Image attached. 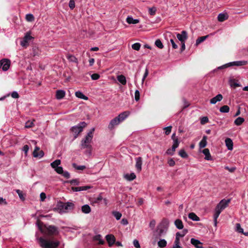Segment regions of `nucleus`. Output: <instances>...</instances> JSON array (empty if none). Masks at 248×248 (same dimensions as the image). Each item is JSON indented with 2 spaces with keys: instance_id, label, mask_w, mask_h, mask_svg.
<instances>
[{
  "instance_id": "obj_1",
  "label": "nucleus",
  "mask_w": 248,
  "mask_h": 248,
  "mask_svg": "<svg viewBox=\"0 0 248 248\" xmlns=\"http://www.w3.org/2000/svg\"><path fill=\"white\" fill-rule=\"evenodd\" d=\"M40 232L48 237H40L37 238L39 246L42 248H57L60 242L54 239V236L59 234L58 228L54 225L45 224L41 221L38 220L36 223Z\"/></svg>"
},
{
  "instance_id": "obj_2",
  "label": "nucleus",
  "mask_w": 248,
  "mask_h": 248,
  "mask_svg": "<svg viewBox=\"0 0 248 248\" xmlns=\"http://www.w3.org/2000/svg\"><path fill=\"white\" fill-rule=\"evenodd\" d=\"M230 202V200H222L217 205L215 208V213L214 215V221L215 225L216 226L217 224V218L219 217L221 211L227 207L228 204Z\"/></svg>"
},
{
  "instance_id": "obj_3",
  "label": "nucleus",
  "mask_w": 248,
  "mask_h": 248,
  "mask_svg": "<svg viewBox=\"0 0 248 248\" xmlns=\"http://www.w3.org/2000/svg\"><path fill=\"white\" fill-rule=\"evenodd\" d=\"M95 130L94 128H93L87 134V136L84 139H83L81 141V148H89L90 150L91 148V145L90 144L93 135V132Z\"/></svg>"
},
{
  "instance_id": "obj_4",
  "label": "nucleus",
  "mask_w": 248,
  "mask_h": 248,
  "mask_svg": "<svg viewBox=\"0 0 248 248\" xmlns=\"http://www.w3.org/2000/svg\"><path fill=\"white\" fill-rule=\"evenodd\" d=\"M248 63V62L246 61H236V62H231L228 63H226L225 64H224L222 66L218 67L216 69L214 70V71H217V70H222L226 68H228L230 66H242V65H245Z\"/></svg>"
},
{
  "instance_id": "obj_5",
  "label": "nucleus",
  "mask_w": 248,
  "mask_h": 248,
  "mask_svg": "<svg viewBox=\"0 0 248 248\" xmlns=\"http://www.w3.org/2000/svg\"><path fill=\"white\" fill-rule=\"evenodd\" d=\"M86 125V123L83 122L79 124L78 125L71 127V131L74 134L75 139L77 138L78 135L83 131V128L85 127Z\"/></svg>"
},
{
  "instance_id": "obj_6",
  "label": "nucleus",
  "mask_w": 248,
  "mask_h": 248,
  "mask_svg": "<svg viewBox=\"0 0 248 248\" xmlns=\"http://www.w3.org/2000/svg\"><path fill=\"white\" fill-rule=\"evenodd\" d=\"M10 61L7 59H3L0 61V68L2 67L3 71H7L10 65Z\"/></svg>"
},
{
  "instance_id": "obj_7",
  "label": "nucleus",
  "mask_w": 248,
  "mask_h": 248,
  "mask_svg": "<svg viewBox=\"0 0 248 248\" xmlns=\"http://www.w3.org/2000/svg\"><path fill=\"white\" fill-rule=\"evenodd\" d=\"M32 38L29 33H27L23 38V40L20 42L21 46L26 47L29 45V41Z\"/></svg>"
},
{
  "instance_id": "obj_8",
  "label": "nucleus",
  "mask_w": 248,
  "mask_h": 248,
  "mask_svg": "<svg viewBox=\"0 0 248 248\" xmlns=\"http://www.w3.org/2000/svg\"><path fill=\"white\" fill-rule=\"evenodd\" d=\"M176 36L181 43L185 42L188 38L187 33L186 31H182L181 33H177Z\"/></svg>"
},
{
  "instance_id": "obj_9",
  "label": "nucleus",
  "mask_w": 248,
  "mask_h": 248,
  "mask_svg": "<svg viewBox=\"0 0 248 248\" xmlns=\"http://www.w3.org/2000/svg\"><path fill=\"white\" fill-rule=\"evenodd\" d=\"M32 154L34 157H39L40 158H42L44 155V153L43 151L40 150V148L37 146L35 147Z\"/></svg>"
},
{
  "instance_id": "obj_10",
  "label": "nucleus",
  "mask_w": 248,
  "mask_h": 248,
  "mask_svg": "<svg viewBox=\"0 0 248 248\" xmlns=\"http://www.w3.org/2000/svg\"><path fill=\"white\" fill-rule=\"evenodd\" d=\"M75 208V204L73 202H64V213H67L73 210Z\"/></svg>"
},
{
  "instance_id": "obj_11",
  "label": "nucleus",
  "mask_w": 248,
  "mask_h": 248,
  "mask_svg": "<svg viewBox=\"0 0 248 248\" xmlns=\"http://www.w3.org/2000/svg\"><path fill=\"white\" fill-rule=\"evenodd\" d=\"M106 239L109 247H111L116 241L115 237L112 234L107 235L106 236Z\"/></svg>"
},
{
  "instance_id": "obj_12",
  "label": "nucleus",
  "mask_w": 248,
  "mask_h": 248,
  "mask_svg": "<svg viewBox=\"0 0 248 248\" xmlns=\"http://www.w3.org/2000/svg\"><path fill=\"white\" fill-rule=\"evenodd\" d=\"M54 211H58L59 213H64V202H59L57 203L56 207L54 208Z\"/></svg>"
},
{
  "instance_id": "obj_13",
  "label": "nucleus",
  "mask_w": 248,
  "mask_h": 248,
  "mask_svg": "<svg viewBox=\"0 0 248 248\" xmlns=\"http://www.w3.org/2000/svg\"><path fill=\"white\" fill-rule=\"evenodd\" d=\"M118 118H117L116 117L114 119L111 120L110 122L108 125V128L110 130H112L115 126L118 125L120 122V121L118 119Z\"/></svg>"
},
{
  "instance_id": "obj_14",
  "label": "nucleus",
  "mask_w": 248,
  "mask_h": 248,
  "mask_svg": "<svg viewBox=\"0 0 248 248\" xmlns=\"http://www.w3.org/2000/svg\"><path fill=\"white\" fill-rule=\"evenodd\" d=\"M190 242L196 248H203L202 243L197 239L191 238Z\"/></svg>"
},
{
  "instance_id": "obj_15",
  "label": "nucleus",
  "mask_w": 248,
  "mask_h": 248,
  "mask_svg": "<svg viewBox=\"0 0 248 248\" xmlns=\"http://www.w3.org/2000/svg\"><path fill=\"white\" fill-rule=\"evenodd\" d=\"M136 163L135 167L139 172L141 170V166L142 164V158L141 157H138L136 159Z\"/></svg>"
},
{
  "instance_id": "obj_16",
  "label": "nucleus",
  "mask_w": 248,
  "mask_h": 248,
  "mask_svg": "<svg viewBox=\"0 0 248 248\" xmlns=\"http://www.w3.org/2000/svg\"><path fill=\"white\" fill-rule=\"evenodd\" d=\"M223 99V96L221 94H218L215 97L212 98L210 102L212 104H215L217 102L220 101Z\"/></svg>"
},
{
  "instance_id": "obj_17",
  "label": "nucleus",
  "mask_w": 248,
  "mask_h": 248,
  "mask_svg": "<svg viewBox=\"0 0 248 248\" xmlns=\"http://www.w3.org/2000/svg\"><path fill=\"white\" fill-rule=\"evenodd\" d=\"M129 112L128 111H124L121 113H120L117 118H118V120L120 121V122L123 121L125 120L129 115Z\"/></svg>"
},
{
  "instance_id": "obj_18",
  "label": "nucleus",
  "mask_w": 248,
  "mask_h": 248,
  "mask_svg": "<svg viewBox=\"0 0 248 248\" xmlns=\"http://www.w3.org/2000/svg\"><path fill=\"white\" fill-rule=\"evenodd\" d=\"M226 146L229 150H232L233 149V142L230 138H227L225 140Z\"/></svg>"
},
{
  "instance_id": "obj_19",
  "label": "nucleus",
  "mask_w": 248,
  "mask_h": 248,
  "mask_svg": "<svg viewBox=\"0 0 248 248\" xmlns=\"http://www.w3.org/2000/svg\"><path fill=\"white\" fill-rule=\"evenodd\" d=\"M202 153L205 155V159L207 160H212L211 155L210 153L209 150L207 148H205L202 150Z\"/></svg>"
},
{
  "instance_id": "obj_20",
  "label": "nucleus",
  "mask_w": 248,
  "mask_h": 248,
  "mask_svg": "<svg viewBox=\"0 0 248 248\" xmlns=\"http://www.w3.org/2000/svg\"><path fill=\"white\" fill-rule=\"evenodd\" d=\"M93 240L95 241H98V245H104L105 244V241L102 239V236L100 234L95 235L93 237Z\"/></svg>"
},
{
  "instance_id": "obj_21",
  "label": "nucleus",
  "mask_w": 248,
  "mask_h": 248,
  "mask_svg": "<svg viewBox=\"0 0 248 248\" xmlns=\"http://www.w3.org/2000/svg\"><path fill=\"white\" fill-rule=\"evenodd\" d=\"M65 95V93L63 90H57L56 93V97L57 99L63 98Z\"/></svg>"
},
{
  "instance_id": "obj_22",
  "label": "nucleus",
  "mask_w": 248,
  "mask_h": 248,
  "mask_svg": "<svg viewBox=\"0 0 248 248\" xmlns=\"http://www.w3.org/2000/svg\"><path fill=\"white\" fill-rule=\"evenodd\" d=\"M90 188V186H79V187H72V189L74 191H80L86 190Z\"/></svg>"
},
{
  "instance_id": "obj_23",
  "label": "nucleus",
  "mask_w": 248,
  "mask_h": 248,
  "mask_svg": "<svg viewBox=\"0 0 248 248\" xmlns=\"http://www.w3.org/2000/svg\"><path fill=\"white\" fill-rule=\"evenodd\" d=\"M81 211L84 214H89L91 212V209L89 205L85 204L81 207Z\"/></svg>"
},
{
  "instance_id": "obj_24",
  "label": "nucleus",
  "mask_w": 248,
  "mask_h": 248,
  "mask_svg": "<svg viewBox=\"0 0 248 248\" xmlns=\"http://www.w3.org/2000/svg\"><path fill=\"white\" fill-rule=\"evenodd\" d=\"M174 224L176 227L178 229H182L184 227L183 223L181 219H177L174 221Z\"/></svg>"
},
{
  "instance_id": "obj_25",
  "label": "nucleus",
  "mask_w": 248,
  "mask_h": 248,
  "mask_svg": "<svg viewBox=\"0 0 248 248\" xmlns=\"http://www.w3.org/2000/svg\"><path fill=\"white\" fill-rule=\"evenodd\" d=\"M117 80L120 82L122 85H124L126 83V80L125 77L123 75H119L117 77Z\"/></svg>"
},
{
  "instance_id": "obj_26",
  "label": "nucleus",
  "mask_w": 248,
  "mask_h": 248,
  "mask_svg": "<svg viewBox=\"0 0 248 248\" xmlns=\"http://www.w3.org/2000/svg\"><path fill=\"white\" fill-rule=\"evenodd\" d=\"M75 95L76 97L83 99L85 100H88V98L86 96H85L80 91H78L75 93Z\"/></svg>"
},
{
  "instance_id": "obj_27",
  "label": "nucleus",
  "mask_w": 248,
  "mask_h": 248,
  "mask_svg": "<svg viewBox=\"0 0 248 248\" xmlns=\"http://www.w3.org/2000/svg\"><path fill=\"white\" fill-rule=\"evenodd\" d=\"M207 137L204 136H203L202 139L201 140L199 143V146L200 148H204L207 145L206 141Z\"/></svg>"
},
{
  "instance_id": "obj_28",
  "label": "nucleus",
  "mask_w": 248,
  "mask_h": 248,
  "mask_svg": "<svg viewBox=\"0 0 248 248\" xmlns=\"http://www.w3.org/2000/svg\"><path fill=\"white\" fill-rule=\"evenodd\" d=\"M228 18L227 14L221 13L217 16V19L220 22H223Z\"/></svg>"
},
{
  "instance_id": "obj_29",
  "label": "nucleus",
  "mask_w": 248,
  "mask_h": 248,
  "mask_svg": "<svg viewBox=\"0 0 248 248\" xmlns=\"http://www.w3.org/2000/svg\"><path fill=\"white\" fill-rule=\"evenodd\" d=\"M126 22L128 24H136L139 22V20L138 19H134L131 16H128L126 18Z\"/></svg>"
},
{
  "instance_id": "obj_30",
  "label": "nucleus",
  "mask_w": 248,
  "mask_h": 248,
  "mask_svg": "<svg viewBox=\"0 0 248 248\" xmlns=\"http://www.w3.org/2000/svg\"><path fill=\"white\" fill-rule=\"evenodd\" d=\"M188 217L193 221H199L200 218L193 212L190 213L188 214Z\"/></svg>"
},
{
  "instance_id": "obj_31",
  "label": "nucleus",
  "mask_w": 248,
  "mask_h": 248,
  "mask_svg": "<svg viewBox=\"0 0 248 248\" xmlns=\"http://www.w3.org/2000/svg\"><path fill=\"white\" fill-rule=\"evenodd\" d=\"M136 176L134 173H131L130 174H126L124 175V178L128 181H132L135 179Z\"/></svg>"
},
{
  "instance_id": "obj_32",
  "label": "nucleus",
  "mask_w": 248,
  "mask_h": 248,
  "mask_svg": "<svg viewBox=\"0 0 248 248\" xmlns=\"http://www.w3.org/2000/svg\"><path fill=\"white\" fill-rule=\"evenodd\" d=\"M244 121L245 119L243 118L239 117L235 119L234 123L235 125L239 126L241 125Z\"/></svg>"
},
{
  "instance_id": "obj_33",
  "label": "nucleus",
  "mask_w": 248,
  "mask_h": 248,
  "mask_svg": "<svg viewBox=\"0 0 248 248\" xmlns=\"http://www.w3.org/2000/svg\"><path fill=\"white\" fill-rule=\"evenodd\" d=\"M208 37V35H207L199 37L196 40V45H198L199 44H201V43L203 42L206 38H207Z\"/></svg>"
},
{
  "instance_id": "obj_34",
  "label": "nucleus",
  "mask_w": 248,
  "mask_h": 248,
  "mask_svg": "<svg viewBox=\"0 0 248 248\" xmlns=\"http://www.w3.org/2000/svg\"><path fill=\"white\" fill-rule=\"evenodd\" d=\"M230 110V108L227 105H224L220 108L219 111L222 113L229 112Z\"/></svg>"
},
{
  "instance_id": "obj_35",
  "label": "nucleus",
  "mask_w": 248,
  "mask_h": 248,
  "mask_svg": "<svg viewBox=\"0 0 248 248\" xmlns=\"http://www.w3.org/2000/svg\"><path fill=\"white\" fill-rule=\"evenodd\" d=\"M61 164V160L60 159L55 160L52 162L50 164L51 167L54 169L59 167L58 166Z\"/></svg>"
},
{
  "instance_id": "obj_36",
  "label": "nucleus",
  "mask_w": 248,
  "mask_h": 248,
  "mask_svg": "<svg viewBox=\"0 0 248 248\" xmlns=\"http://www.w3.org/2000/svg\"><path fill=\"white\" fill-rule=\"evenodd\" d=\"M158 246L161 248H164L167 245V241L165 239H161L157 243Z\"/></svg>"
},
{
  "instance_id": "obj_37",
  "label": "nucleus",
  "mask_w": 248,
  "mask_h": 248,
  "mask_svg": "<svg viewBox=\"0 0 248 248\" xmlns=\"http://www.w3.org/2000/svg\"><path fill=\"white\" fill-rule=\"evenodd\" d=\"M178 154L181 157L184 158H186L188 157L187 154L186 152L184 149H181L179 151Z\"/></svg>"
},
{
  "instance_id": "obj_38",
  "label": "nucleus",
  "mask_w": 248,
  "mask_h": 248,
  "mask_svg": "<svg viewBox=\"0 0 248 248\" xmlns=\"http://www.w3.org/2000/svg\"><path fill=\"white\" fill-rule=\"evenodd\" d=\"M180 243V239L178 237H176L175 240L174 241V244L173 246V248H182L181 246L179 245Z\"/></svg>"
},
{
  "instance_id": "obj_39",
  "label": "nucleus",
  "mask_w": 248,
  "mask_h": 248,
  "mask_svg": "<svg viewBox=\"0 0 248 248\" xmlns=\"http://www.w3.org/2000/svg\"><path fill=\"white\" fill-rule=\"evenodd\" d=\"M32 55L33 56H38L40 54V51L38 47L34 46L32 49Z\"/></svg>"
},
{
  "instance_id": "obj_40",
  "label": "nucleus",
  "mask_w": 248,
  "mask_h": 248,
  "mask_svg": "<svg viewBox=\"0 0 248 248\" xmlns=\"http://www.w3.org/2000/svg\"><path fill=\"white\" fill-rule=\"evenodd\" d=\"M112 214L117 220H119L122 217V214L119 212L113 211Z\"/></svg>"
},
{
  "instance_id": "obj_41",
  "label": "nucleus",
  "mask_w": 248,
  "mask_h": 248,
  "mask_svg": "<svg viewBox=\"0 0 248 248\" xmlns=\"http://www.w3.org/2000/svg\"><path fill=\"white\" fill-rule=\"evenodd\" d=\"M16 193L18 194L19 197L20 199L22 201H24L25 199L24 194L23 193V192L19 190V189H16Z\"/></svg>"
},
{
  "instance_id": "obj_42",
  "label": "nucleus",
  "mask_w": 248,
  "mask_h": 248,
  "mask_svg": "<svg viewBox=\"0 0 248 248\" xmlns=\"http://www.w3.org/2000/svg\"><path fill=\"white\" fill-rule=\"evenodd\" d=\"M26 19L28 21L31 22L34 20V17L33 15H32L31 14H29L26 15Z\"/></svg>"
},
{
  "instance_id": "obj_43",
  "label": "nucleus",
  "mask_w": 248,
  "mask_h": 248,
  "mask_svg": "<svg viewBox=\"0 0 248 248\" xmlns=\"http://www.w3.org/2000/svg\"><path fill=\"white\" fill-rule=\"evenodd\" d=\"M67 58L68 60L70 62H78L77 59L73 55H68V56H67Z\"/></svg>"
},
{
  "instance_id": "obj_44",
  "label": "nucleus",
  "mask_w": 248,
  "mask_h": 248,
  "mask_svg": "<svg viewBox=\"0 0 248 248\" xmlns=\"http://www.w3.org/2000/svg\"><path fill=\"white\" fill-rule=\"evenodd\" d=\"M73 167L78 170H83L85 169L86 167L85 166H78L76 163L73 164Z\"/></svg>"
},
{
  "instance_id": "obj_45",
  "label": "nucleus",
  "mask_w": 248,
  "mask_h": 248,
  "mask_svg": "<svg viewBox=\"0 0 248 248\" xmlns=\"http://www.w3.org/2000/svg\"><path fill=\"white\" fill-rule=\"evenodd\" d=\"M155 45L157 47L160 49L163 48L164 47L161 41L159 39H157L155 41Z\"/></svg>"
},
{
  "instance_id": "obj_46",
  "label": "nucleus",
  "mask_w": 248,
  "mask_h": 248,
  "mask_svg": "<svg viewBox=\"0 0 248 248\" xmlns=\"http://www.w3.org/2000/svg\"><path fill=\"white\" fill-rule=\"evenodd\" d=\"M140 47V44L139 43H136L132 45V48L135 50H139Z\"/></svg>"
},
{
  "instance_id": "obj_47",
  "label": "nucleus",
  "mask_w": 248,
  "mask_h": 248,
  "mask_svg": "<svg viewBox=\"0 0 248 248\" xmlns=\"http://www.w3.org/2000/svg\"><path fill=\"white\" fill-rule=\"evenodd\" d=\"M67 183H69L71 185H78L79 183V181L78 179H73L70 181H68L66 182Z\"/></svg>"
},
{
  "instance_id": "obj_48",
  "label": "nucleus",
  "mask_w": 248,
  "mask_h": 248,
  "mask_svg": "<svg viewBox=\"0 0 248 248\" xmlns=\"http://www.w3.org/2000/svg\"><path fill=\"white\" fill-rule=\"evenodd\" d=\"M156 9L155 7L149 8V13L151 16H154L155 14Z\"/></svg>"
},
{
  "instance_id": "obj_49",
  "label": "nucleus",
  "mask_w": 248,
  "mask_h": 248,
  "mask_svg": "<svg viewBox=\"0 0 248 248\" xmlns=\"http://www.w3.org/2000/svg\"><path fill=\"white\" fill-rule=\"evenodd\" d=\"M179 141L178 139H176L173 141V144L172 146V147H173V150H176V149L178 147L179 145Z\"/></svg>"
},
{
  "instance_id": "obj_50",
  "label": "nucleus",
  "mask_w": 248,
  "mask_h": 248,
  "mask_svg": "<svg viewBox=\"0 0 248 248\" xmlns=\"http://www.w3.org/2000/svg\"><path fill=\"white\" fill-rule=\"evenodd\" d=\"M209 121L208 118L206 116L203 117L201 119V124L202 125L205 124Z\"/></svg>"
},
{
  "instance_id": "obj_51",
  "label": "nucleus",
  "mask_w": 248,
  "mask_h": 248,
  "mask_svg": "<svg viewBox=\"0 0 248 248\" xmlns=\"http://www.w3.org/2000/svg\"><path fill=\"white\" fill-rule=\"evenodd\" d=\"M171 129H172L171 126H169L164 128V130H165V134L166 135H169L171 132Z\"/></svg>"
},
{
  "instance_id": "obj_52",
  "label": "nucleus",
  "mask_w": 248,
  "mask_h": 248,
  "mask_svg": "<svg viewBox=\"0 0 248 248\" xmlns=\"http://www.w3.org/2000/svg\"><path fill=\"white\" fill-rule=\"evenodd\" d=\"M236 230L239 233H243V229L241 228L240 224L239 223L236 224Z\"/></svg>"
},
{
  "instance_id": "obj_53",
  "label": "nucleus",
  "mask_w": 248,
  "mask_h": 248,
  "mask_svg": "<svg viewBox=\"0 0 248 248\" xmlns=\"http://www.w3.org/2000/svg\"><path fill=\"white\" fill-rule=\"evenodd\" d=\"M34 126L33 122H31L30 121H27L25 124V127L31 128Z\"/></svg>"
},
{
  "instance_id": "obj_54",
  "label": "nucleus",
  "mask_w": 248,
  "mask_h": 248,
  "mask_svg": "<svg viewBox=\"0 0 248 248\" xmlns=\"http://www.w3.org/2000/svg\"><path fill=\"white\" fill-rule=\"evenodd\" d=\"M140 98V93L138 90H136L135 92V99L136 101H138Z\"/></svg>"
},
{
  "instance_id": "obj_55",
  "label": "nucleus",
  "mask_w": 248,
  "mask_h": 248,
  "mask_svg": "<svg viewBox=\"0 0 248 248\" xmlns=\"http://www.w3.org/2000/svg\"><path fill=\"white\" fill-rule=\"evenodd\" d=\"M69 6L71 9H73L75 7V3L74 0H70L69 2Z\"/></svg>"
},
{
  "instance_id": "obj_56",
  "label": "nucleus",
  "mask_w": 248,
  "mask_h": 248,
  "mask_svg": "<svg viewBox=\"0 0 248 248\" xmlns=\"http://www.w3.org/2000/svg\"><path fill=\"white\" fill-rule=\"evenodd\" d=\"M175 151V150L173 149V147H171V148L168 149L166 151V154L169 155H172L174 154V152Z\"/></svg>"
},
{
  "instance_id": "obj_57",
  "label": "nucleus",
  "mask_w": 248,
  "mask_h": 248,
  "mask_svg": "<svg viewBox=\"0 0 248 248\" xmlns=\"http://www.w3.org/2000/svg\"><path fill=\"white\" fill-rule=\"evenodd\" d=\"M54 170L58 174H61L63 172V168L62 167H58Z\"/></svg>"
},
{
  "instance_id": "obj_58",
  "label": "nucleus",
  "mask_w": 248,
  "mask_h": 248,
  "mask_svg": "<svg viewBox=\"0 0 248 248\" xmlns=\"http://www.w3.org/2000/svg\"><path fill=\"white\" fill-rule=\"evenodd\" d=\"M168 163L170 167H173L175 165V162L173 158H170L168 160Z\"/></svg>"
},
{
  "instance_id": "obj_59",
  "label": "nucleus",
  "mask_w": 248,
  "mask_h": 248,
  "mask_svg": "<svg viewBox=\"0 0 248 248\" xmlns=\"http://www.w3.org/2000/svg\"><path fill=\"white\" fill-rule=\"evenodd\" d=\"M99 78H100V75L97 73H94L91 75V78L93 80H97Z\"/></svg>"
},
{
  "instance_id": "obj_60",
  "label": "nucleus",
  "mask_w": 248,
  "mask_h": 248,
  "mask_svg": "<svg viewBox=\"0 0 248 248\" xmlns=\"http://www.w3.org/2000/svg\"><path fill=\"white\" fill-rule=\"evenodd\" d=\"M29 150V147L28 145H25L23 147V151L24 152L25 155H27Z\"/></svg>"
},
{
  "instance_id": "obj_61",
  "label": "nucleus",
  "mask_w": 248,
  "mask_h": 248,
  "mask_svg": "<svg viewBox=\"0 0 248 248\" xmlns=\"http://www.w3.org/2000/svg\"><path fill=\"white\" fill-rule=\"evenodd\" d=\"M133 245L136 248H140L139 241L137 239L134 240Z\"/></svg>"
},
{
  "instance_id": "obj_62",
  "label": "nucleus",
  "mask_w": 248,
  "mask_h": 248,
  "mask_svg": "<svg viewBox=\"0 0 248 248\" xmlns=\"http://www.w3.org/2000/svg\"><path fill=\"white\" fill-rule=\"evenodd\" d=\"M63 177H64L66 178H69L70 177V173L67 171H63V172L62 174Z\"/></svg>"
},
{
  "instance_id": "obj_63",
  "label": "nucleus",
  "mask_w": 248,
  "mask_h": 248,
  "mask_svg": "<svg viewBox=\"0 0 248 248\" xmlns=\"http://www.w3.org/2000/svg\"><path fill=\"white\" fill-rule=\"evenodd\" d=\"M11 96L14 98H18L19 97L18 93L16 92H12Z\"/></svg>"
},
{
  "instance_id": "obj_64",
  "label": "nucleus",
  "mask_w": 248,
  "mask_h": 248,
  "mask_svg": "<svg viewBox=\"0 0 248 248\" xmlns=\"http://www.w3.org/2000/svg\"><path fill=\"white\" fill-rule=\"evenodd\" d=\"M170 42L172 45L173 48L176 49L178 48V46L175 44L173 39H171Z\"/></svg>"
}]
</instances>
